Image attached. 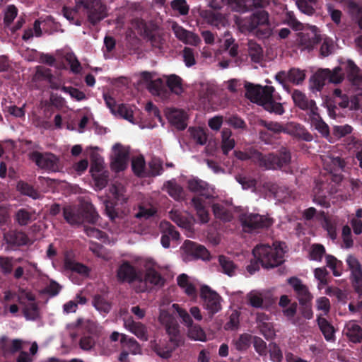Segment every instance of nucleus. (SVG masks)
Wrapping results in <instances>:
<instances>
[{"label": "nucleus", "mask_w": 362, "mask_h": 362, "mask_svg": "<svg viewBox=\"0 0 362 362\" xmlns=\"http://www.w3.org/2000/svg\"><path fill=\"white\" fill-rule=\"evenodd\" d=\"M28 158L41 169L52 172H57L61 169L59 159L53 153L34 151L28 154Z\"/></svg>", "instance_id": "obj_8"}, {"label": "nucleus", "mask_w": 362, "mask_h": 362, "mask_svg": "<svg viewBox=\"0 0 362 362\" xmlns=\"http://www.w3.org/2000/svg\"><path fill=\"white\" fill-rule=\"evenodd\" d=\"M341 71L340 67L335 68L332 71L329 69H318V91L325 85V81L334 84L341 83L344 79Z\"/></svg>", "instance_id": "obj_15"}, {"label": "nucleus", "mask_w": 362, "mask_h": 362, "mask_svg": "<svg viewBox=\"0 0 362 362\" xmlns=\"http://www.w3.org/2000/svg\"><path fill=\"white\" fill-rule=\"evenodd\" d=\"M168 121L177 129H183L186 127V113L182 110L168 109L165 112Z\"/></svg>", "instance_id": "obj_23"}, {"label": "nucleus", "mask_w": 362, "mask_h": 362, "mask_svg": "<svg viewBox=\"0 0 362 362\" xmlns=\"http://www.w3.org/2000/svg\"><path fill=\"white\" fill-rule=\"evenodd\" d=\"M144 267L146 268L145 277L143 278V282L146 286V291L148 288V284L151 286H161L164 284V279L160 274L156 271V268L158 267L156 262L151 258L144 259Z\"/></svg>", "instance_id": "obj_12"}, {"label": "nucleus", "mask_w": 362, "mask_h": 362, "mask_svg": "<svg viewBox=\"0 0 362 362\" xmlns=\"http://www.w3.org/2000/svg\"><path fill=\"white\" fill-rule=\"evenodd\" d=\"M187 184L189 191L197 193L206 199H214L216 197L214 189L201 180L192 178L187 180Z\"/></svg>", "instance_id": "obj_14"}, {"label": "nucleus", "mask_w": 362, "mask_h": 362, "mask_svg": "<svg viewBox=\"0 0 362 362\" xmlns=\"http://www.w3.org/2000/svg\"><path fill=\"white\" fill-rule=\"evenodd\" d=\"M346 263L349 266V269L351 270V274H358V272H361V267L358 261V259L354 256H349L346 259Z\"/></svg>", "instance_id": "obj_55"}, {"label": "nucleus", "mask_w": 362, "mask_h": 362, "mask_svg": "<svg viewBox=\"0 0 362 362\" xmlns=\"http://www.w3.org/2000/svg\"><path fill=\"white\" fill-rule=\"evenodd\" d=\"M63 215L66 222L71 225L80 224L84 221L95 223L98 215L93 205L88 203L76 208L67 206L64 208Z\"/></svg>", "instance_id": "obj_4"}, {"label": "nucleus", "mask_w": 362, "mask_h": 362, "mask_svg": "<svg viewBox=\"0 0 362 362\" xmlns=\"http://www.w3.org/2000/svg\"><path fill=\"white\" fill-rule=\"evenodd\" d=\"M18 300L23 307L35 300V296L28 291L20 289L18 294Z\"/></svg>", "instance_id": "obj_51"}, {"label": "nucleus", "mask_w": 362, "mask_h": 362, "mask_svg": "<svg viewBox=\"0 0 362 362\" xmlns=\"http://www.w3.org/2000/svg\"><path fill=\"white\" fill-rule=\"evenodd\" d=\"M284 243H274L272 247L262 245L253 250L254 257L265 268H272L281 264L286 252Z\"/></svg>", "instance_id": "obj_2"}, {"label": "nucleus", "mask_w": 362, "mask_h": 362, "mask_svg": "<svg viewBox=\"0 0 362 362\" xmlns=\"http://www.w3.org/2000/svg\"><path fill=\"white\" fill-rule=\"evenodd\" d=\"M16 216L18 223L21 225H27L35 218L34 213L25 209H20Z\"/></svg>", "instance_id": "obj_46"}, {"label": "nucleus", "mask_w": 362, "mask_h": 362, "mask_svg": "<svg viewBox=\"0 0 362 362\" xmlns=\"http://www.w3.org/2000/svg\"><path fill=\"white\" fill-rule=\"evenodd\" d=\"M166 331L170 337V341L173 342V344L170 347H168L165 350H163L160 346H155L154 350L156 351L158 355L164 358H168L170 356V354L175 347L177 346L175 341H177V338L179 336V325L175 321L172 324L165 327Z\"/></svg>", "instance_id": "obj_16"}, {"label": "nucleus", "mask_w": 362, "mask_h": 362, "mask_svg": "<svg viewBox=\"0 0 362 362\" xmlns=\"http://www.w3.org/2000/svg\"><path fill=\"white\" fill-rule=\"evenodd\" d=\"M139 79L138 81L139 85H144L147 86L155 78L156 76L153 73L143 71L139 74Z\"/></svg>", "instance_id": "obj_59"}, {"label": "nucleus", "mask_w": 362, "mask_h": 362, "mask_svg": "<svg viewBox=\"0 0 362 362\" xmlns=\"http://www.w3.org/2000/svg\"><path fill=\"white\" fill-rule=\"evenodd\" d=\"M223 122V117L222 116H214L210 118L208 121V125L211 129L218 132L220 130Z\"/></svg>", "instance_id": "obj_63"}, {"label": "nucleus", "mask_w": 362, "mask_h": 362, "mask_svg": "<svg viewBox=\"0 0 362 362\" xmlns=\"http://www.w3.org/2000/svg\"><path fill=\"white\" fill-rule=\"evenodd\" d=\"M245 96L252 103H257L264 107V108L270 112L278 115H282L284 110L282 105L273 100L272 93L274 88L272 86H253L246 84Z\"/></svg>", "instance_id": "obj_1"}, {"label": "nucleus", "mask_w": 362, "mask_h": 362, "mask_svg": "<svg viewBox=\"0 0 362 362\" xmlns=\"http://www.w3.org/2000/svg\"><path fill=\"white\" fill-rule=\"evenodd\" d=\"M317 254L318 262H320L322 257L325 255L326 265L332 271L334 276H339L341 275V272L338 270V267L341 264V262L338 261L337 259L332 255H325V248L321 244H318Z\"/></svg>", "instance_id": "obj_26"}, {"label": "nucleus", "mask_w": 362, "mask_h": 362, "mask_svg": "<svg viewBox=\"0 0 362 362\" xmlns=\"http://www.w3.org/2000/svg\"><path fill=\"white\" fill-rule=\"evenodd\" d=\"M240 222L245 231L253 229L267 228L272 225L273 220L266 216L257 214H245L241 216Z\"/></svg>", "instance_id": "obj_11"}, {"label": "nucleus", "mask_w": 362, "mask_h": 362, "mask_svg": "<svg viewBox=\"0 0 362 362\" xmlns=\"http://www.w3.org/2000/svg\"><path fill=\"white\" fill-rule=\"evenodd\" d=\"M200 296L204 300V307L209 314L213 315L221 310V297L209 286L203 285L201 287Z\"/></svg>", "instance_id": "obj_9"}, {"label": "nucleus", "mask_w": 362, "mask_h": 362, "mask_svg": "<svg viewBox=\"0 0 362 362\" xmlns=\"http://www.w3.org/2000/svg\"><path fill=\"white\" fill-rule=\"evenodd\" d=\"M341 235L346 247H352L353 240L351 238V230L349 226L346 225L343 226Z\"/></svg>", "instance_id": "obj_60"}, {"label": "nucleus", "mask_w": 362, "mask_h": 362, "mask_svg": "<svg viewBox=\"0 0 362 362\" xmlns=\"http://www.w3.org/2000/svg\"><path fill=\"white\" fill-rule=\"evenodd\" d=\"M147 89L153 95L158 96L163 99L167 98L168 93L163 87V81L158 77H155L152 82L147 86Z\"/></svg>", "instance_id": "obj_38"}, {"label": "nucleus", "mask_w": 362, "mask_h": 362, "mask_svg": "<svg viewBox=\"0 0 362 362\" xmlns=\"http://www.w3.org/2000/svg\"><path fill=\"white\" fill-rule=\"evenodd\" d=\"M117 279L119 282H127L132 284L137 292L146 291V286L143 282L141 271L137 270L127 261H124L117 270Z\"/></svg>", "instance_id": "obj_5"}, {"label": "nucleus", "mask_w": 362, "mask_h": 362, "mask_svg": "<svg viewBox=\"0 0 362 362\" xmlns=\"http://www.w3.org/2000/svg\"><path fill=\"white\" fill-rule=\"evenodd\" d=\"M276 78L280 83L288 81L294 84H299L305 79V74L299 69H292L287 72L281 71L278 73Z\"/></svg>", "instance_id": "obj_24"}, {"label": "nucleus", "mask_w": 362, "mask_h": 362, "mask_svg": "<svg viewBox=\"0 0 362 362\" xmlns=\"http://www.w3.org/2000/svg\"><path fill=\"white\" fill-rule=\"evenodd\" d=\"M343 332L353 343L362 341V327L354 321L346 324Z\"/></svg>", "instance_id": "obj_30"}, {"label": "nucleus", "mask_w": 362, "mask_h": 362, "mask_svg": "<svg viewBox=\"0 0 362 362\" xmlns=\"http://www.w3.org/2000/svg\"><path fill=\"white\" fill-rule=\"evenodd\" d=\"M323 168L329 174V180L339 184L343 180L342 172L344 171L346 163L339 156H320Z\"/></svg>", "instance_id": "obj_6"}, {"label": "nucleus", "mask_w": 362, "mask_h": 362, "mask_svg": "<svg viewBox=\"0 0 362 362\" xmlns=\"http://www.w3.org/2000/svg\"><path fill=\"white\" fill-rule=\"evenodd\" d=\"M166 83L172 93L180 95L184 92V87L181 78L175 74H171L165 76Z\"/></svg>", "instance_id": "obj_36"}, {"label": "nucleus", "mask_w": 362, "mask_h": 362, "mask_svg": "<svg viewBox=\"0 0 362 362\" xmlns=\"http://www.w3.org/2000/svg\"><path fill=\"white\" fill-rule=\"evenodd\" d=\"M129 156L128 147L116 144L112 147L111 168L116 172L124 170L127 166Z\"/></svg>", "instance_id": "obj_13"}, {"label": "nucleus", "mask_w": 362, "mask_h": 362, "mask_svg": "<svg viewBox=\"0 0 362 362\" xmlns=\"http://www.w3.org/2000/svg\"><path fill=\"white\" fill-rule=\"evenodd\" d=\"M252 337L250 334H244L239 337L234 341L235 348L239 351L246 350L250 345Z\"/></svg>", "instance_id": "obj_48"}, {"label": "nucleus", "mask_w": 362, "mask_h": 362, "mask_svg": "<svg viewBox=\"0 0 362 362\" xmlns=\"http://www.w3.org/2000/svg\"><path fill=\"white\" fill-rule=\"evenodd\" d=\"M177 284L189 296L195 297L197 296L196 285L187 274H182L177 276Z\"/></svg>", "instance_id": "obj_32"}, {"label": "nucleus", "mask_w": 362, "mask_h": 362, "mask_svg": "<svg viewBox=\"0 0 362 362\" xmlns=\"http://www.w3.org/2000/svg\"><path fill=\"white\" fill-rule=\"evenodd\" d=\"M292 98L296 105L308 111L310 119L312 120L313 123H315L317 110L315 101L310 100L308 102L305 96L299 90H295L293 93Z\"/></svg>", "instance_id": "obj_17"}, {"label": "nucleus", "mask_w": 362, "mask_h": 362, "mask_svg": "<svg viewBox=\"0 0 362 362\" xmlns=\"http://www.w3.org/2000/svg\"><path fill=\"white\" fill-rule=\"evenodd\" d=\"M103 161L101 158H97L95 163L92 164L90 173L94 178L96 187L100 189L103 188L107 183V175L103 171Z\"/></svg>", "instance_id": "obj_22"}, {"label": "nucleus", "mask_w": 362, "mask_h": 362, "mask_svg": "<svg viewBox=\"0 0 362 362\" xmlns=\"http://www.w3.org/2000/svg\"><path fill=\"white\" fill-rule=\"evenodd\" d=\"M218 262L224 274L229 276L235 274L237 266L230 258L221 255L218 257Z\"/></svg>", "instance_id": "obj_40"}, {"label": "nucleus", "mask_w": 362, "mask_h": 362, "mask_svg": "<svg viewBox=\"0 0 362 362\" xmlns=\"http://www.w3.org/2000/svg\"><path fill=\"white\" fill-rule=\"evenodd\" d=\"M17 188L22 194L31 197L33 199L37 198V192L29 185L24 182H19L17 185Z\"/></svg>", "instance_id": "obj_56"}, {"label": "nucleus", "mask_w": 362, "mask_h": 362, "mask_svg": "<svg viewBox=\"0 0 362 362\" xmlns=\"http://www.w3.org/2000/svg\"><path fill=\"white\" fill-rule=\"evenodd\" d=\"M320 221V223L327 231L329 236L334 240L337 238V223L335 220L328 216H326L325 212L318 211V222Z\"/></svg>", "instance_id": "obj_31"}, {"label": "nucleus", "mask_w": 362, "mask_h": 362, "mask_svg": "<svg viewBox=\"0 0 362 362\" xmlns=\"http://www.w3.org/2000/svg\"><path fill=\"white\" fill-rule=\"evenodd\" d=\"M163 189L175 200H180L185 197L183 188L174 180L166 182L163 187Z\"/></svg>", "instance_id": "obj_34"}, {"label": "nucleus", "mask_w": 362, "mask_h": 362, "mask_svg": "<svg viewBox=\"0 0 362 362\" xmlns=\"http://www.w3.org/2000/svg\"><path fill=\"white\" fill-rule=\"evenodd\" d=\"M248 46L249 54L252 60L255 62H259L263 57V51L262 47L253 41H250Z\"/></svg>", "instance_id": "obj_44"}, {"label": "nucleus", "mask_w": 362, "mask_h": 362, "mask_svg": "<svg viewBox=\"0 0 362 362\" xmlns=\"http://www.w3.org/2000/svg\"><path fill=\"white\" fill-rule=\"evenodd\" d=\"M235 145L234 139L232 138V132L229 129H223L221 132V148L224 154L232 150Z\"/></svg>", "instance_id": "obj_39"}, {"label": "nucleus", "mask_w": 362, "mask_h": 362, "mask_svg": "<svg viewBox=\"0 0 362 362\" xmlns=\"http://www.w3.org/2000/svg\"><path fill=\"white\" fill-rule=\"evenodd\" d=\"M189 132L193 139L199 144L203 145L206 142L207 136L203 129L190 128Z\"/></svg>", "instance_id": "obj_49"}, {"label": "nucleus", "mask_w": 362, "mask_h": 362, "mask_svg": "<svg viewBox=\"0 0 362 362\" xmlns=\"http://www.w3.org/2000/svg\"><path fill=\"white\" fill-rule=\"evenodd\" d=\"M261 332L264 334V336L267 339H272L275 337L276 332L274 328V326L272 323H264L260 324L259 327Z\"/></svg>", "instance_id": "obj_54"}, {"label": "nucleus", "mask_w": 362, "mask_h": 362, "mask_svg": "<svg viewBox=\"0 0 362 362\" xmlns=\"http://www.w3.org/2000/svg\"><path fill=\"white\" fill-rule=\"evenodd\" d=\"M235 23L241 32L254 33L257 36L269 34V15L264 10L256 11L248 19L236 17Z\"/></svg>", "instance_id": "obj_3"}, {"label": "nucleus", "mask_w": 362, "mask_h": 362, "mask_svg": "<svg viewBox=\"0 0 362 362\" xmlns=\"http://www.w3.org/2000/svg\"><path fill=\"white\" fill-rule=\"evenodd\" d=\"M318 328L320 329L327 341L333 342L335 341L334 328L327 320L318 317Z\"/></svg>", "instance_id": "obj_37"}, {"label": "nucleus", "mask_w": 362, "mask_h": 362, "mask_svg": "<svg viewBox=\"0 0 362 362\" xmlns=\"http://www.w3.org/2000/svg\"><path fill=\"white\" fill-rule=\"evenodd\" d=\"M351 279L355 291L358 293L362 294V272L351 274Z\"/></svg>", "instance_id": "obj_64"}, {"label": "nucleus", "mask_w": 362, "mask_h": 362, "mask_svg": "<svg viewBox=\"0 0 362 362\" xmlns=\"http://www.w3.org/2000/svg\"><path fill=\"white\" fill-rule=\"evenodd\" d=\"M192 203L197 211L200 222L203 223H207L209 219V213L202 205L201 199L194 197L192 199Z\"/></svg>", "instance_id": "obj_42"}, {"label": "nucleus", "mask_w": 362, "mask_h": 362, "mask_svg": "<svg viewBox=\"0 0 362 362\" xmlns=\"http://www.w3.org/2000/svg\"><path fill=\"white\" fill-rule=\"evenodd\" d=\"M64 269L81 275H88L89 273V269L87 267L71 259H65Z\"/></svg>", "instance_id": "obj_41"}, {"label": "nucleus", "mask_w": 362, "mask_h": 362, "mask_svg": "<svg viewBox=\"0 0 362 362\" xmlns=\"http://www.w3.org/2000/svg\"><path fill=\"white\" fill-rule=\"evenodd\" d=\"M115 117H122L128 122L134 124V111L132 108L125 104H119L116 113L114 114Z\"/></svg>", "instance_id": "obj_43"}, {"label": "nucleus", "mask_w": 362, "mask_h": 362, "mask_svg": "<svg viewBox=\"0 0 362 362\" xmlns=\"http://www.w3.org/2000/svg\"><path fill=\"white\" fill-rule=\"evenodd\" d=\"M269 294L267 291L252 290L246 295V300L252 308H264L269 301Z\"/></svg>", "instance_id": "obj_18"}, {"label": "nucleus", "mask_w": 362, "mask_h": 362, "mask_svg": "<svg viewBox=\"0 0 362 362\" xmlns=\"http://www.w3.org/2000/svg\"><path fill=\"white\" fill-rule=\"evenodd\" d=\"M62 90L69 93L71 98L76 99L78 101L84 100L86 98L85 93L76 88L72 87H63Z\"/></svg>", "instance_id": "obj_57"}, {"label": "nucleus", "mask_w": 362, "mask_h": 362, "mask_svg": "<svg viewBox=\"0 0 362 362\" xmlns=\"http://www.w3.org/2000/svg\"><path fill=\"white\" fill-rule=\"evenodd\" d=\"M288 282L296 292L300 303L306 304L311 300L313 296L307 286L304 285L300 279L292 277L288 279Z\"/></svg>", "instance_id": "obj_20"}, {"label": "nucleus", "mask_w": 362, "mask_h": 362, "mask_svg": "<svg viewBox=\"0 0 362 362\" xmlns=\"http://www.w3.org/2000/svg\"><path fill=\"white\" fill-rule=\"evenodd\" d=\"M23 313L28 320H35L39 316L37 307L35 300L29 303L23 308Z\"/></svg>", "instance_id": "obj_47"}, {"label": "nucleus", "mask_w": 362, "mask_h": 362, "mask_svg": "<svg viewBox=\"0 0 362 362\" xmlns=\"http://www.w3.org/2000/svg\"><path fill=\"white\" fill-rule=\"evenodd\" d=\"M66 61L69 62L70 65L71 69L74 73H79L81 70V66L76 58V57L73 54H67L66 56Z\"/></svg>", "instance_id": "obj_62"}, {"label": "nucleus", "mask_w": 362, "mask_h": 362, "mask_svg": "<svg viewBox=\"0 0 362 362\" xmlns=\"http://www.w3.org/2000/svg\"><path fill=\"white\" fill-rule=\"evenodd\" d=\"M77 7L83 6L89 9L88 18L95 23L106 16V8L101 0H74Z\"/></svg>", "instance_id": "obj_10"}, {"label": "nucleus", "mask_w": 362, "mask_h": 362, "mask_svg": "<svg viewBox=\"0 0 362 362\" xmlns=\"http://www.w3.org/2000/svg\"><path fill=\"white\" fill-rule=\"evenodd\" d=\"M18 11L13 5L7 6L4 13V21L10 24L17 16Z\"/></svg>", "instance_id": "obj_61"}, {"label": "nucleus", "mask_w": 362, "mask_h": 362, "mask_svg": "<svg viewBox=\"0 0 362 362\" xmlns=\"http://www.w3.org/2000/svg\"><path fill=\"white\" fill-rule=\"evenodd\" d=\"M145 160L144 157L139 156L132 160V168L134 171V173L139 176V177H144L146 175V173L145 171Z\"/></svg>", "instance_id": "obj_45"}, {"label": "nucleus", "mask_w": 362, "mask_h": 362, "mask_svg": "<svg viewBox=\"0 0 362 362\" xmlns=\"http://www.w3.org/2000/svg\"><path fill=\"white\" fill-rule=\"evenodd\" d=\"M160 228L162 231L160 242L163 247H169L170 240L179 239V233L174 230L170 223L163 221L160 224Z\"/></svg>", "instance_id": "obj_27"}, {"label": "nucleus", "mask_w": 362, "mask_h": 362, "mask_svg": "<svg viewBox=\"0 0 362 362\" xmlns=\"http://www.w3.org/2000/svg\"><path fill=\"white\" fill-rule=\"evenodd\" d=\"M124 326L139 339L143 341L148 339L146 328L144 325L128 319L124 320Z\"/></svg>", "instance_id": "obj_33"}, {"label": "nucleus", "mask_w": 362, "mask_h": 362, "mask_svg": "<svg viewBox=\"0 0 362 362\" xmlns=\"http://www.w3.org/2000/svg\"><path fill=\"white\" fill-rule=\"evenodd\" d=\"M352 129V127L348 124L334 126L333 128V134L336 137L341 138L351 134Z\"/></svg>", "instance_id": "obj_53"}, {"label": "nucleus", "mask_w": 362, "mask_h": 362, "mask_svg": "<svg viewBox=\"0 0 362 362\" xmlns=\"http://www.w3.org/2000/svg\"><path fill=\"white\" fill-rule=\"evenodd\" d=\"M264 187L279 202L286 201L291 197V193L286 187L276 183L266 182Z\"/></svg>", "instance_id": "obj_25"}, {"label": "nucleus", "mask_w": 362, "mask_h": 362, "mask_svg": "<svg viewBox=\"0 0 362 362\" xmlns=\"http://www.w3.org/2000/svg\"><path fill=\"white\" fill-rule=\"evenodd\" d=\"M150 175L153 176L158 175L160 174L163 168L162 163L158 158H153L149 163Z\"/></svg>", "instance_id": "obj_58"}, {"label": "nucleus", "mask_w": 362, "mask_h": 362, "mask_svg": "<svg viewBox=\"0 0 362 362\" xmlns=\"http://www.w3.org/2000/svg\"><path fill=\"white\" fill-rule=\"evenodd\" d=\"M255 159L259 166L266 169L278 168L277 157L273 154L262 156L259 153H256Z\"/></svg>", "instance_id": "obj_35"}, {"label": "nucleus", "mask_w": 362, "mask_h": 362, "mask_svg": "<svg viewBox=\"0 0 362 362\" xmlns=\"http://www.w3.org/2000/svg\"><path fill=\"white\" fill-rule=\"evenodd\" d=\"M173 308L177 313L182 322L188 327L187 336L192 340L206 341V334L204 329L197 325H194L190 315L187 310L180 307L178 304H173Z\"/></svg>", "instance_id": "obj_7"}, {"label": "nucleus", "mask_w": 362, "mask_h": 362, "mask_svg": "<svg viewBox=\"0 0 362 362\" xmlns=\"http://www.w3.org/2000/svg\"><path fill=\"white\" fill-rule=\"evenodd\" d=\"M173 29L176 37L186 44L197 45L200 42V39L197 35L186 30L177 24H173Z\"/></svg>", "instance_id": "obj_28"}, {"label": "nucleus", "mask_w": 362, "mask_h": 362, "mask_svg": "<svg viewBox=\"0 0 362 362\" xmlns=\"http://www.w3.org/2000/svg\"><path fill=\"white\" fill-rule=\"evenodd\" d=\"M345 69L350 81L355 85H362V71L352 60H347Z\"/></svg>", "instance_id": "obj_29"}, {"label": "nucleus", "mask_w": 362, "mask_h": 362, "mask_svg": "<svg viewBox=\"0 0 362 362\" xmlns=\"http://www.w3.org/2000/svg\"><path fill=\"white\" fill-rule=\"evenodd\" d=\"M94 307L100 313H108L110 310V304L103 298L100 296L95 297L93 300Z\"/></svg>", "instance_id": "obj_50"}, {"label": "nucleus", "mask_w": 362, "mask_h": 362, "mask_svg": "<svg viewBox=\"0 0 362 362\" xmlns=\"http://www.w3.org/2000/svg\"><path fill=\"white\" fill-rule=\"evenodd\" d=\"M171 6L181 15H187L189 9L185 0H174L171 2Z\"/></svg>", "instance_id": "obj_52"}, {"label": "nucleus", "mask_w": 362, "mask_h": 362, "mask_svg": "<svg viewBox=\"0 0 362 362\" xmlns=\"http://www.w3.org/2000/svg\"><path fill=\"white\" fill-rule=\"evenodd\" d=\"M182 250L186 255V258H201L203 259L209 258V252L202 245H197V243L190 240H187L184 243Z\"/></svg>", "instance_id": "obj_19"}, {"label": "nucleus", "mask_w": 362, "mask_h": 362, "mask_svg": "<svg viewBox=\"0 0 362 362\" xmlns=\"http://www.w3.org/2000/svg\"><path fill=\"white\" fill-rule=\"evenodd\" d=\"M212 209L216 218L225 221H230L235 211V207L229 202L215 204L212 206Z\"/></svg>", "instance_id": "obj_21"}]
</instances>
